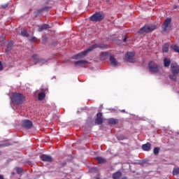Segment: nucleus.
I'll use <instances>...</instances> for the list:
<instances>
[{
    "instance_id": "obj_1",
    "label": "nucleus",
    "mask_w": 179,
    "mask_h": 179,
    "mask_svg": "<svg viewBox=\"0 0 179 179\" xmlns=\"http://www.w3.org/2000/svg\"><path fill=\"white\" fill-rule=\"evenodd\" d=\"M11 101L15 106H20L24 102V96L20 93H14L11 98Z\"/></svg>"
},
{
    "instance_id": "obj_2",
    "label": "nucleus",
    "mask_w": 179,
    "mask_h": 179,
    "mask_svg": "<svg viewBox=\"0 0 179 179\" xmlns=\"http://www.w3.org/2000/svg\"><path fill=\"white\" fill-rule=\"evenodd\" d=\"M171 72L172 74L169 75L171 80H177V75L179 73V66L177 63H172L171 64Z\"/></svg>"
},
{
    "instance_id": "obj_3",
    "label": "nucleus",
    "mask_w": 179,
    "mask_h": 179,
    "mask_svg": "<svg viewBox=\"0 0 179 179\" xmlns=\"http://www.w3.org/2000/svg\"><path fill=\"white\" fill-rule=\"evenodd\" d=\"M173 26L171 25V17H167L162 25V33L170 31Z\"/></svg>"
},
{
    "instance_id": "obj_4",
    "label": "nucleus",
    "mask_w": 179,
    "mask_h": 179,
    "mask_svg": "<svg viewBox=\"0 0 179 179\" xmlns=\"http://www.w3.org/2000/svg\"><path fill=\"white\" fill-rule=\"evenodd\" d=\"M148 71L152 75H156L160 72V67L155 62H150L148 63Z\"/></svg>"
},
{
    "instance_id": "obj_5",
    "label": "nucleus",
    "mask_w": 179,
    "mask_h": 179,
    "mask_svg": "<svg viewBox=\"0 0 179 179\" xmlns=\"http://www.w3.org/2000/svg\"><path fill=\"white\" fill-rule=\"evenodd\" d=\"M106 15L103 12H97L90 17V22H101L104 19Z\"/></svg>"
},
{
    "instance_id": "obj_6",
    "label": "nucleus",
    "mask_w": 179,
    "mask_h": 179,
    "mask_svg": "<svg viewBox=\"0 0 179 179\" xmlns=\"http://www.w3.org/2000/svg\"><path fill=\"white\" fill-rule=\"evenodd\" d=\"M32 61L34 62L35 65L38 64L41 66H42V65H47V64H48V60L39 57L37 55H34L32 56Z\"/></svg>"
},
{
    "instance_id": "obj_7",
    "label": "nucleus",
    "mask_w": 179,
    "mask_h": 179,
    "mask_svg": "<svg viewBox=\"0 0 179 179\" xmlns=\"http://www.w3.org/2000/svg\"><path fill=\"white\" fill-rule=\"evenodd\" d=\"M153 30H156V25H144L139 29L138 33L139 34H144V33H150Z\"/></svg>"
},
{
    "instance_id": "obj_8",
    "label": "nucleus",
    "mask_w": 179,
    "mask_h": 179,
    "mask_svg": "<svg viewBox=\"0 0 179 179\" xmlns=\"http://www.w3.org/2000/svg\"><path fill=\"white\" fill-rule=\"evenodd\" d=\"M134 57H135V52H127L125 55L124 59L127 62H130V64H134L135 62Z\"/></svg>"
},
{
    "instance_id": "obj_9",
    "label": "nucleus",
    "mask_w": 179,
    "mask_h": 179,
    "mask_svg": "<svg viewBox=\"0 0 179 179\" xmlns=\"http://www.w3.org/2000/svg\"><path fill=\"white\" fill-rule=\"evenodd\" d=\"M22 127L25 129H31L33 128V122L29 120H24L22 121Z\"/></svg>"
},
{
    "instance_id": "obj_10",
    "label": "nucleus",
    "mask_w": 179,
    "mask_h": 179,
    "mask_svg": "<svg viewBox=\"0 0 179 179\" xmlns=\"http://www.w3.org/2000/svg\"><path fill=\"white\" fill-rule=\"evenodd\" d=\"M87 54H89V51L87 49V50L73 56V59H80V58H85V56L87 55Z\"/></svg>"
},
{
    "instance_id": "obj_11",
    "label": "nucleus",
    "mask_w": 179,
    "mask_h": 179,
    "mask_svg": "<svg viewBox=\"0 0 179 179\" xmlns=\"http://www.w3.org/2000/svg\"><path fill=\"white\" fill-rule=\"evenodd\" d=\"M103 114L101 113H98L96 114V118L95 120V124L97 125H101L103 124Z\"/></svg>"
},
{
    "instance_id": "obj_12",
    "label": "nucleus",
    "mask_w": 179,
    "mask_h": 179,
    "mask_svg": "<svg viewBox=\"0 0 179 179\" xmlns=\"http://www.w3.org/2000/svg\"><path fill=\"white\" fill-rule=\"evenodd\" d=\"M41 159L42 160V162H47L48 163L52 162V157H51V155H48L45 154H43L42 155V157H41Z\"/></svg>"
},
{
    "instance_id": "obj_13",
    "label": "nucleus",
    "mask_w": 179,
    "mask_h": 179,
    "mask_svg": "<svg viewBox=\"0 0 179 179\" xmlns=\"http://www.w3.org/2000/svg\"><path fill=\"white\" fill-rule=\"evenodd\" d=\"M50 10V7L45 6L39 10H37L36 11H34V16H36V17H37V16H38L40 15V13H43V12L45 11V10Z\"/></svg>"
},
{
    "instance_id": "obj_14",
    "label": "nucleus",
    "mask_w": 179,
    "mask_h": 179,
    "mask_svg": "<svg viewBox=\"0 0 179 179\" xmlns=\"http://www.w3.org/2000/svg\"><path fill=\"white\" fill-rule=\"evenodd\" d=\"M86 64H89V62L86 60H79V61L75 62L74 65L75 66H80L81 68H83V66Z\"/></svg>"
},
{
    "instance_id": "obj_15",
    "label": "nucleus",
    "mask_w": 179,
    "mask_h": 179,
    "mask_svg": "<svg viewBox=\"0 0 179 179\" xmlns=\"http://www.w3.org/2000/svg\"><path fill=\"white\" fill-rule=\"evenodd\" d=\"M110 57V53L108 52H102L100 54V59L101 61H106Z\"/></svg>"
},
{
    "instance_id": "obj_16",
    "label": "nucleus",
    "mask_w": 179,
    "mask_h": 179,
    "mask_svg": "<svg viewBox=\"0 0 179 179\" xmlns=\"http://www.w3.org/2000/svg\"><path fill=\"white\" fill-rule=\"evenodd\" d=\"M109 61L110 62V64L112 66H117V65H118V62L116 59L114 58L113 55L109 56Z\"/></svg>"
},
{
    "instance_id": "obj_17",
    "label": "nucleus",
    "mask_w": 179,
    "mask_h": 179,
    "mask_svg": "<svg viewBox=\"0 0 179 179\" xmlns=\"http://www.w3.org/2000/svg\"><path fill=\"white\" fill-rule=\"evenodd\" d=\"M151 146H152V145L150 144V143H147L142 145V149H143V150H145V152H149V150H150Z\"/></svg>"
},
{
    "instance_id": "obj_18",
    "label": "nucleus",
    "mask_w": 179,
    "mask_h": 179,
    "mask_svg": "<svg viewBox=\"0 0 179 179\" xmlns=\"http://www.w3.org/2000/svg\"><path fill=\"white\" fill-rule=\"evenodd\" d=\"M122 176V173L121 171H118L114 173H113V179H120Z\"/></svg>"
},
{
    "instance_id": "obj_19",
    "label": "nucleus",
    "mask_w": 179,
    "mask_h": 179,
    "mask_svg": "<svg viewBox=\"0 0 179 179\" xmlns=\"http://www.w3.org/2000/svg\"><path fill=\"white\" fill-rule=\"evenodd\" d=\"M47 29H50V25L44 24L38 27V31H44V30H47Z\"/></svg>"
},
{
    "instance_id": "obj_20",
    "label": "nucleus",
    "mask_w": 179,
    "mask_h": 179,
    "mask_svg": "<svg viewBox=\"0 0 179 179\" xmlns=\"http://www.w3.org/2000/svg\"><path fill=\"white\" fill-rule=\"evenodd\" d=\"M12 47H13V42L12 41H9L7 48L6 50V52H10V51H12Z\"/></svg>"
},
{
    "instance_id": "obj_21",
    "label": "nucleus",
    "mask_w": 179,
    "mask_h": 179,
    "mask_svg": "<svg viewBox=\"0 0 179 179\" xmlns=\"http://www.w3.org/2000/svg\"><path fill=\"white\" fill-rule=\"evenodd\" d=\"M43 99H45V93L44 92H39L38 94V100L43 101Z\"/></svg>"
},
{
    "instance_id": "obj_22",
    "label": "nucleus",
    "mask_w": 179,
    "mask_h": 179,
    "mask_svg": "<svg viewBox=\"0 0 179 179\" xmlns=\"http://www.w3.org/2000/svg\"><path fill=\"white\" fill-rule=\"evenodd\" d=\"M96 48H99V44H97V43L93 44L92 45L90 46L87 50L88 52H90Z\"/></svg>"
},
{
    "instance_id": "obj_23",
    "label": "nucleus",
    "mask_w": 179,
    "mask_h": 179,
    "mask_svg": "<svg viewBox=\"0 0 179 179\" xmlns=\"http://www.w3.org/2000/svg\"><path fill=\"white\" fill-rule=\"evenodd\" d=\"M170 64H171V61L170 60V59L165 58L164 59V66H165V68H169V66H170Z\"/></svg>"
},
{
    "instance_id": "obj_24",
    "label": "nucleus",
    "mask_w": 179,
    "mask_h": 179,
    "mask_svg": "<svg viewBox=\"0 0 179 179\" xmlns=\"http://www.w3.org/2000/svg\"><path fill=\"white\" fill-rule=\"evenodd\" d=\"M169 47H170V44L165 43L162 47L163 52H169Z\"/></svg>"
},
{
    "instance_id": "obj_25",
    "label": "nucleus",
    "mask_w": 179,
    "mask_h": 179,
    "mask_svg": "<svg viewBox=\"0 0 179 179\" xmlns=\"http://www.w3.org/2000/svg\"><path fill=\"white\" fill-rule=\"evenodd\" d=\"M108 123L112 124V125H115V124H118V120L114 118L108 119Z\"/></svg>"
},
{
    "instance_id": "obj_26",
    "label": "nucleus",
    "mask_w": 179,
    "mask_h": 179,
    "mask_svg": "<svg viewBox=\"0 0 179 179\" xmlns=\"http://www.w3.org/2000/svg\"><path fill=\"white\" fill-rule=\"evenodd\" d=\"M21 36H22V37H29V34H27V29H22L21 31Z\"/></svg>"
},
{
    "instance_id": "obj_27",
    "label": "nucleus",
    "mask_w": 179,
    "mask_h": 179,
    "mask_svg": "<svg viewBox=\"0 0 179 179\" xmlns=\"http://www.w3.org/2000/svg\"><path fill=\"white\" fill-rule=\"evenodd\" d=\"M96 160H98L99 163H104V162H106V159L101 157H96Z\"/></svg>"
},
{
    "instance_id": "obj_28",
    "label": "nucleus",
    "mask_w": 179,
    "mask_h": 179,
    "mask_svg": "<svg viewBox=\"0 0 179 179\" xmlns=\"http://www.w3.org/2000/svg\"><path fill=\"white\" fill-rule=\"evenodd\" d=\"M173 176H178V174H179V168L173 169Z\"/></svg>"
},
{
    "instance_id": "obj_29",
    "label": "nucleus",
    "mask_w": 179,
    "mask_h": 179,
    "mask_svg": "<svg viewBox=\"0 0 179 179\" xmlns=\"http://www.w3.org/2000/svg\"><path fill=\"white\" fill-rule=\"evenodd\" d=\"M159 152H160V148L156 147L154 148V155H159Z\"/></svg>"
},
{
    "instance_id": "obj_30",
    "label": "nucleus",
    "mask_w": 179,
    "mask_h": 179,
    "mask_svg": "<svg viewBox=\"0 0 179 179\" xmlns=\"http://www.w3.org/2000/svg\"><path fill=\"white\" fill-rule=\"evenodd\" d=\"M107 47L106 44H99V48H101V50H104V48H107Z\"/></svg>"
},
{
    "instance_id": "obj_31",
    "label": "nucleus",
    "mask_w": 179,
    "mask_h": 179,
    "mask_svg": "<svg viewBox=\"0 0 179 179\" xmlns=\"http://www.w3.org/2000/svg\"><path fill=\"white\" fill-rule=\"evenodd\" d=\"M16 173L17 174H21V173H23V169L22 168H17L16 169Z\"/></svg>"
},
{
    "instance_id": "obj_32",
    "label": "nucleus",
    "mask_w": 179,
    "mask_h": 179,
    "mask_svg": "<svg viewBox=\"0 0 179 179\" xmlns=\"http://www.w3.org/2000/svg\"><path fill=\"white\" fill-rule=\"evenodd\" d=\"M8 6H9V3H6L5 4H2L1 6V8H2V9H6V8H8Z\"/></svg>"
},
{
    "instance_id": "obj_33",
    "label": "nucleus",
    "mask_w": 179,
    "mask_h": 179,
    "mask_svg": "<svg viewBox=\"0 0 179 179\" xmlns=\"http://www.w3.org/2000/svg\"><path fill=\"white\" fill-rule=\"evenodd\" d=\"M117 138L118 141H124V139H125V137L122 135L118 136Z\"/></svg>"
},
{
    "instance_id": "obj_34",
    "label": "nucleus",
    "mask_w": 179,
    "mask_h": 179,
    "mask_svg": "<svg viewBox=\"0 0 179 179\" xmlns=\"http://www.w3.org/2000/svg\"><path fill=\"white\" fill-rule=\"evenodd\" d=\"M37 40V38H36V36H33L31 39L30 41L31 43H34V41H36Z\"/></svg>"
},
{
    "instance_id": "obj_35",
    "label": "nucleus",
    "mask_w": 179,
    "mask_h": 179,
    "mask_svg": "<svg viewBox=\"0 0 179 179\" xmlns=\"http://www.w3.org/2000/svg\"><path fill=\"white\" fill-rule=\"evenodd\" d=\"M3 69V66H2V62H0V71H2Z\"/></svg>"
},
{
    "instance_id": "obj_36",
    "label": "nucleus",
    "mask_w": 179,
    "mask_h": 179,
    "mask_svg": "<svg viewBox=\"0 0 179 179\" xmlns=\"http://www.w3.org/2000/svg\"><path fill=\"white\" fill-rule=\"evenodd\" d=\"M1 45H5V40L3 39V42L1 43Z\"/></svg>"
},
{
    "instance_id": "obj_37",
    "label": "nucleus",
    "mask_w": 179,
    "mask_h": 179,
    "mask_svg": "<svg viewBox=\"0 0 179 179\" xmlns=\"http://www.w3.org/2000/svg\"><path fill=\"white\" fill-rule=\"evenodd\" d=\"M123 41H124V43H125V41H127V36H125V37L123 38Z\"/></svg>"
},
{
    "instance_id": "obj_38",
    "label": "nucleus",
    "mask_w": 179,
    "mask_h": 179,
    "mask_svg": "<svg viewBox=\"0 0 179 179\" xmlns=\"http://www.w3.org/2000/svg\"><path fill=\"white\" fill-rule=\"evenodd\" d=\"M177 8H178V6H173V9H177Z\"/></svg>"
},
{
    "instance_id": "obj_39",
    "label": "nucleus",
    "mask_w": 179,
    "mask_h": 179,
    "mask_svg": "<svg viewBox=\"0 0 179 179\" xmlns=\"http://www.w3.org/2000/svg\"><path fill=\"white\" fill-rule=\"evenodd\" d=\"M0 179H5V178H3V176L0 175Z\"/></svg>"
},
{
    "instance_id": "obj_40",
    "label": "nucleus",
    "mask_w": 179,
    "mask_h": 179,
    "mask_svg": "<svg viewBox=\"0 0 179 179\" xmlns=\"http://www.w3.org/2000/svg\"><path fill=\"white\" fill-rule=\"evenodd\" d=\"M122 113H125V110H122Z\"/></svg>"
},
{
    "instance_id": "obj_41",
    "label": "nucleus",
    "mask_w": 179,
    "mask_h": 179,
    "mask_svg": "<svg viewBox=\"0 0 179 179\" xmlns=\"http://www.w3.org/2000/svg\"><path fill=\"white\" fill-rule=\"evenodd\" d=\"M106 2L108 3V2H110V0H106Z\"/></svg>"
},
{
    "instance_id": "obj_42",
    "label": "nucleus",
    "mask_w": 179,
    "mask_h": 179,
    "mask_svg": "<svg viewBox=\"0 0 179 179\" xmlns=\"http://www.w3.org/2000/svg\"><path fill=\"white\" fill-rule=\"evenodd\" d=\"M93 170H97V169L96 168H93Z\"/></svg>"
},
{
    "instance_id": "obj_43",
    "label": "nucleus",
    "mask_w": 179,
    "mask_h": 179,
    "mask_svg": "<svg viewBox=\"0 0 179 179\" xmlns=\"http://www.w3.org/2000/svg\"><path fill=\"white\" fill-rule=\"evenodd\" d=\"M77 113H79V110H78Z\"/></svg>"
},
{
    "instance_id": "obj_44",
    "label": "nucleus",
    "mask_w": 179,
    "mask_h": 179,
    "mask_svg": "<svg viewBox=\"0 0 179 179\" xmlns=\"http://www.w3.org/2000/svg\"><path fill=\"white\" fill-rule=\"evenodd\" d=\"M0 155H1V152H0Z\"/></svg>"
}]
</instances>
